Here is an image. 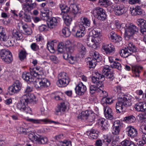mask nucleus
I'll return each instance as SVG.
<instances>
[{"label": "nucleus", "instance_id": "nucleus-4", "mask_svg": "<svg viewBox=\"0 0 146 146\" xmlns=\"http://www.w3.org/2000/svg\"><path fill=\"white\" fill-rule=\"evenodd\" d=\"M133 98L129 95L123 96L118 99L116 104V109L117 113L123 112L126 107L130 106L132 103Z\"/></svg>", "mask_w": 146, "mask_h": 146}, {"label": "nucleus", "instance_id": "nucleus-5", "mask_svg": "<svg viewBox=\"0 0 146 146\" xmlns=\"http://www.w3.org/2000/svg\"><path fill=\"white\" fill-rule=\"evenodd\" d=\"M92 79V82L96 84L90 86V92L93 94L96 92H98L100 88H102L101 85L102 82L104 81V76L98 72H94Z\"/></svg>", "mask_w": 146, "mask_h": 146}, {"label": "nucleus", "instance_id": "nucleus-61", "mask_svg": "<svg viewBox=\"0 0 146 146\" xmlns=\"http://www.w3.org/2000/svg\"><path fill=\"white\" fill-rule=\"evenodd\" d=\"M110 123L108 121L106 120V121H104V122L101 126L102 128V129L103 130L107 129Z\"/></svg>", "mask_w": 146, "mask_h": 146}, {"label": "nucleus", "instance_id": "nucleus-64", "mask_svg": "<svg viewBox=\"0 0 146 146\" xmlns=\"http://www.w3.org/2000/svg\"><path fill=\"white\" fill-rule=\"evenodd\" d=\"M62 146H72L71 143L70 141L64 140L60 143Z\"/></svg>", "mask_w": 146, "mask_h": 146}, {"label": "nucleus", "instance_id": "nucleus-24", "mask_svg": "<svg viewBox=\"0 0 146 146\" xmlns=\"http://www.w3.org/2000/svg\"><path fill=\"white\" fill-rule=\"evenodd\" d=\"M67 102H64L61 103L60 105L57 107L55 109V113L57 114L58 112L61 113L65 111L67 108Z\"/></svg>", "mask_w": 146, "mask_h": 146}, {"label": "nucleus", "instance_id": "nucleus-52", "mask_svg": "<svg viewBox=\"0 0 146 146\" xmlns=\"http://www.w3.org/2000/svg\"><path fill=\"white\" fill-rule=\"evenodd\" d=\"M110 65L112 68H117L119 70H120L121 69V66L120 64L117 62L115 61Z\"/></svg>", "mask_w": 146, "mask_h": 146}, {"label": "nucleus", "instance_id": "nucleus-27", "mask_svg": "<svg viewBox=\"0 0 146 146\" xmlns=\"http://www.w3.org/2000/svg\"><path fill=\"white\" fill-rule=\"evenodd\" d=\"M48 27L51 29L54 28L57 25V19L55 17L50 18L48 19Z\"/></svg>", "mask_w": 146, "mask_h": 146}, {"label": "nucleus", "instance_id": "nucleus-33", "mask_svg": "<svg viewBox=\"0 0 146 146\" xmlns=\"http://www.w3.org/2000/svg\"><path fill=\"white\" fill-rule=\"evenodd\" d=\"M7 39L5 29L2 27H0V39L1 40L5 41Z\"/></svg>", "mask_w": 146, "mask_h": 146}, {"label": "nucleus", "instance_id": "nucleus-38", "mask_svg": "<svg viewBox=\"0 0 146 146\" xmlns=\"http://www.w3.org/2000/svg\"><path fill=\"white\" fill-rule=\"evenodd\" d=\"M84 28H80L77 30L76 33V35L77 37H82L84 36L86 34V31Z\"/></svg>", "mask_w": 146, "mask_h": 146}, {"label": "nucleus", "instance_id": "nucleus-51", "mask_svg": "<svg viewBox=\"0 0 146 146\" xmlns=\"http://www.w3.org/2000/svg\"><path fill=\"white\" fill-rule=\"evenodd\" d=\"M22 9L24 11V12L28 13L31 9L30 8V6L29 3H24L22 5Z\"/></svg>", "mask_w": 146, "mask_h": 146}, {"label": "nucleus", "instance_id": "nucleus-35", "mask_svg": "<svg viewBox=\"0 0 146 146\" xmlns=\"http://www.w3.org/2000/svg\"><path fill=\"white\" fill-rule=\"evenodd\" d=\"M56 44V40L49 42L47 43V48L50 52L53 53L54 51V46Z\"/></svg>", "mask_w": 146, "mask_h": 146}, {"label": "nucleus", "instance_id": "nucleus-34", "mask_svg": "<svg viewBox=\"0 0 146 146\" xmlns=\"http://www.w3.org/2000/svg\"><path fill=\"white\" fill-rule=\"evenodd\" d=\"M101 31L102 30L100 28L98 27L94 28L92 31V33L93 36V37H97L98 39H99L100 40V39L98 37L100 35Z\"/></svg>", "mask_w": 146, "mask_h": 146}, {"label": "nucleus", "instance_id": "nucleus-62", "mask_svg": "<svg viewBox=\"0 0 146 146\" xmlns=\"http://www.w3.org/2000/svg\"><path fill=\"white\" fill-rule=\"evenodd\" d=\"M139 120L142 121L146 119V114L145 113H143L139 114L137 117Z\"/></svg>", "mask_w": 146, "mask_h": 146}, {"label": "nucleus", "instance_id": "nucleus-15", "mask_svg": "<svg viewBox=\"0 0 146 146\" xmlns=\"http://www.w3.org/2000/svg\"><path fill=\"white\" fill-rule=\"evenodd\" d=\"M69 11L68 13L70 15V16H73L74 17L75 15L76 14L79 9V5L75 4H71L68 7Z\"/></svg>", "mask_w": 146, "mask_h": 146}, {"label": "nucleus", "instance_id": "nucleus-60", "mask_svg": "<svg viewBox=\"0 0 146 146\" xmlns=\"http://www.w3.org/2000/svg\"><path fill=\"white\" fill-rule=\"evenodd\" d=\"M28 129H24L22 127H18L17 130L18 132L20 133H23L25 134H27V130Z\"/></svg>", "mask_w": 146, "mask_h": 146}, {"label": "nucleus", "instance_id": "nucleus-54", "mask_svg": "<svg viewBox=\"0 0 146 146\" xmlns=\"http://www.w3.org/2000/svg\"><path fill=\"white\" fill-rule=\"evenodd\" d=\"M62 33L66 37H68L70 36L71 34V32L69 28L65 27L62 29Z\"/></svg>", "mask_w": 146, "mask_h": 146}, {"label": "nucleus", "instance_id": "nucleus-11", "mask_svg": "<svg viewBox=\"0 0 146 146\" xmlns=\"http://www.w3.org/2000/svg\"><path fill=\"white\" fill-rule=\"evenodd\" d=\"M22 85L18 80H16L13 82V84L9 87V92L12 94L17 93L21 90Z\"/></svg>", "mask_w": 146, "mask_h": 146}, {"label": "nucleus", "instance_id": "nucleus-44", "mask_svg": "<svg viewBox=\"0 0 146 146\" xmlns=\"http://www.w3.org/2000/svg\"><path fill=\"white\" fill-rule=\"evenodd\" d=\"M58 80H70L68 75L64 72L59 73L58 76Z\"/></svg>", "mask_w": 146, "mask_h": 146}, {"label": "nucleus", "instance_id": "nucleus-37", "mask_svg": "<svg viewBox=\"0 0 146 146\" xmlns=\"http://www.w3.org/2000/svg\"><path fill=\"white\" fill-rule=\"evenodd\" d=\"M98 131L94 129H92L90 131V138L92 139H97L98 136Z\"/></svg>", "mask_w": 146, "mask_h": 146}, {"label": "nucleus", "instance_id": "nucleus-32", "mask_svg": "<svg viewBox=\"0 0 146 146\" xmlns=\"http://www.w3.org/2000/svg\"><path fill=\"white\" fill-rule=\"evenodd\" d=\"M65 15L62 17L64 20V22L65 24L67 26L69 25L71 23L72 21V17H73V16H70V15L68 13L64 14Z\"/></svg>", "mask_w": 146, "mask_h": 146}, {"label": "nucleus", "instance_id": "nucleus-57", "mask_svg": "<svg viewBox=\"0 0 146 146\" xmlns=\"http://www.w3.org/2000/svg\"><path fill=\"white\" fill-rule=\"evenodd\" d=\"M100 5L104 7H106L110 4V1L108 0H99Z\"/></svg>", "mask_w": 146, "mask_h": 146}, {"label": "nucleus", "instance_id": "nucleus-30", "mask_svg": "<svg viewBox=\"0 0 146 146\" xmlns=\"http://www.w3.org/2000/svg\"><path fill=\"white\" fill-rule=\"evenodd\" d=\"M87 65H88L90 68H94L95 67L97 62L92 58H88L86 60Z\"/></svg>", "mask_w": 146, "mask_h": 146}, {"label": "nucleus", "instance_id": "nucleus-3", "mask_svg": "<svg viewBox=\"0 0 146 146\" xmlns=\"http://www.w3.org/2000/svg\"><path fill=\"white\" fill-rule=\"evenodd\" d=\"M30 73H29L25 72L22 75V78L27 82H33L36 79V77L43 74V69L39 66L30 69Z\"/></svg>", "mask_w": 146, "mask_h": 146}, {"label": "nucleus", "instance_id": "nucleus-25", "mask_svg": "<svg viewBox=\"0 0 146 146\" xmlns=\"http://www.w3.org/2000/svg\"><path fill=\"white\" fill-rule=\"evenodd\" d=\"M19 16L20 17H23L24 21L26 22L31 21V17L28 13L24 12L23 11H21L19 14Z\"/></svg>", "mask_w": 146, "mask_h": 146}, {"label": "nucleus", "instance_id": "nucleus-42", "mask_svg": "<svg viewBox=\"0 0 146 146\" xmlns=\"http://www.w3.org/2000/svg\"><path fill=\"white\" fill-rule=\"evenodd\" d=\"M135 120V118L134 116L131 115L124 117L123 120L127 123H131L134 122Z\"/></svg>", "mask_w": 146, "mask_h": 146}, {"label": "nucleus", "instance_id": "nucleus-12", "mask_svg": "<svg viewBox=\"0 0 146 146\" xmlns=\"http://www.w3.org/2000/svg\"><path fill=\"white\" fill-rule=\"evenodd\" d=\"M102 49L107 54L114 53L115 51L114 46L111 44H106L103 43L102 45Z\"/></svg>", "mask_w": 146, "mask_h": 146}, {"label": "nucleus", "instance_id": "nucleus-48", "mask_svg": "<svg viewBox=\"0 0 146 146\" xmlns=\"http://www.w3.org/2000/svg\"><path fill=\"white\" fill-rule=\"evenodd\" d=\"M102 75L104 76V80L105 79V77H106L107 79H109L110 80L112 81L114 78V77L113 76V73L111 72L108 73H106L104 74V75H102V74L100 73Z\"/></svg>", "mask_w": 146, "mask_h": 146}, {"label": "nucleus", "instance_id": "nucleus-8", "mask_svg": "<svg viewBox=\"0 0 146 146\" xmlns=\"http://www.w3.org/2000/svg\"><path fill=\"white\" fill-rule=\"evenodd\" d=\"M94 16L99 20L103 21L106 18L105 11L102 8L99 7L94 9L93 11Z\"/></svg>", "mask_w": 146, "mask_h": 146}, {"label": "nucleus", "instance_id": "nucleus-22", "mask_svg": "<svg viewBox=\"0 0 146 146\" xmlns=\"http://www.w3.org/2000/svg\"><path fill=\"white\" fill-rule=\"evenodd\" d=\"M125 131L128 132V136L131 137L133 138L137 135V131L136 129L131 126L127 127Z\"/></svg>", "mask_w": 146, "mask_h": 146}, {"label": "nucleus", "instance_id": "nucleus-59", "mask_svg": "<svg viewBox=\"0 0 146 146\" xmlns=\"http://www.w3.org/2000/svg\"><path fill=\"white\" fill-rule=\"evenodd\" d=\"M111 68H110L109 66L106 65L104 66L102 70V73L103 74L106 73H108L110 72V70H111Z\"/></svg>", "mask_w": 146, "mask_h": 146}, {"label": "nucleus", "instance_id": "nucleus-1", "mask_svg": "<svg viewBox=\"0 0 146 146\" xmlns=\"http://www.w3.org/2000/svg\"><path fill=\"white\" fill-rule=\"evenodd\" d=\"M115 25L117 29H124V37L127 40L133 38L134 34L137 33L139 30L138 28L133 24H120L118 20L115 21Z\"/></svg>", "mask_w": 146, "mask_h": 146}, {"label": "nucleus", "instance_id": "nucleus-31", "mask_svg": "<svg viewBox=\"0 0 146 146\" xmlns=\"http://www.w3.org/2000/svg\"><path fill=\"white\" fill-rule=\"evenodd\" d=\"M70 80H58L56 82L57 85L60 87L66 86L69 83Z\"/></svg>", "mask_w": 146, "mask_h": 146}, {"label": "nucleus", "instance_id": "nucleus-9", "mask_svg": "<svg viewBox=\"0 0 146 146\" xmlns=\"http://www.w3.org/2000/svg\"><path fill=\"white\" fill-rule=\"evenodd\" d=\"M81 119L86 120L90 122H92L95 119L94 113L91 110H86L82 112L80 115Z\"/></svg>", "mask_w": 146, "mask_h": 146}, {"label": "nucleus", "instance_id": "nucleus-18", "mask_svg": "<svg viewBox=\"0 0 146 146\" xmlns=\"http://www.w3.org/2000/svg\"><path fill=\"white\" fill-rule=\"evenodd\" d=\"M113 9L115 14L117 15H121L126 11L125 7L122 5L115 6L114 7Z\"/></svg>", "mask_w": 146, "mask_h": 146}, {"label": "nucleus", "instance_id": "nucleus-13", "mask_svg": "<svg viewBox=\"0 0 146 146\" xmlns=\"http://www.w3.org/2000/svg\"><path fill=\"white\" fill-rule=\"evenodd\" d=\"M86 90V86L82 82H79L75 88L76 94L80 96L83 95Z\"/></svg>", "mask_w": 146, "mask_h": 146}, {"label": "nucleus", "instance_id": "nucleus-56", "mask_svg": "<svg viewBox=\"0 0 146 146\" xmlns=\"http://www.w3.org/2000/svg\"><path fill=\"white\" fill-rule=\"evenodd\" d=\"M100 90L98 92L100 93L101 96L102 97V98H106L108 95L107 92L104 90L102 88H100Z\"/></svg>", "mask_w": 146, "mask_h": 146}, {"label": "nucleus", "instance_id": "nucleus-6", "mask_svg": "<svg viewBox=\"0 0 146 146\" xmlns=\"http://www.w3.org/2000/svg\"><path fill=\"white\" fill-rule=\"evenodd\" d=\"M0 58L6 64H10L13 60L12 54L7 49H2L0 51Z\"/></svg>", "mask_w": 146, "mask_h": 146}, {"label": "nucleus", "instance_id": "nucleus-53", "mask_svg": "<svg viewBox=\"0 0 146 146\" xmlns=\"http://www.w3.org/2000/svg\"><path fill=\"white\" fill-rule=\"evenodd\" d=\"M27 54V53L25 50H21L19 54L20 60L21 61L23 60L26 58Z\"/></svg>", "mask_w": 146, "mask_h": 146}, {"label": "nucleus", "instance_id": "nucleus-10", "mask_svg": "<svg viewBox=\"0 0 146 146\" xmlns=\"http://www.w3.org/2000/svg\"><path fill=\"white\" fill-rule=\"evenodd\" d=\"M137 23L140 27V32L143 35H144L143 40L146 44V21L143 19H139L137 20Z\"/></svg>", "mask_w": 146, "mask_h": 146}, {"label": "nucleus", "instance_id": "nucleus-40", "mask_svg": "<svg viewBox=\"0 0 146 146\" xmlns=\"http://www.w3.org/2000/svg\"><path fill=\"white\" fill-rule=\"evenodd\" d=\"M40 80L43 88L47 87L50 85V82L47 78H43Z\"/></svg>", "mask_w": 146, "mask_h": 146}, {"label": "nucleus", "instance_id": "nucleus-63", "mask_svg": "<svg viewBox=\"0 0 146 146\" xmlns=\"http://www.w3.org/2000/svg\"><path fill=\"white\" fill-rule=\"evenodd\" d=\"M31 49L34 51H36L38 50L39 48L38 46L36 43H33L31 45Z\"/></svg>", "mask_w": 146, "mask_h": 146}, {"label": "nucleus", "instance_id": "nucleus-2", "mask_svg": "<svg viewBox=\"0 0 146 146\" xmlns=\"http://www.w3.org/2000/svg\"><path fill=\"white\" fill-rule=\"evenodd\" d=\"M36 97L33 94L29 93L25 94L23 96L20 102L17 104V108L21 111L26 113H31V109L28 107L27 105L28 103L35 101Z\"/></svg>", "mask_w": 146, "mask_h": 146}, {"label": "nucleus", "instance_id": "nucleus-43", "mask_svg": "<svg viewBox=\"0 0 146 146\" xmlns=\"http://www.w3.org/2000/svg\"><path fill=\"white\" fill-rule=\"evenodd\" d=\"M34 82V84L35 88L38 90H40L41 89L43 88L41 83L39 79H35L33 81Z\"/></svg>", "mask_w": 146, "mask_h": 146}, {"label": "nucleus", "instance_id": "nucleus-55", "mask_svg": "<svg viewBox=\"0 0 146 146\" xmlns=\"http://www.w3.org/2000/svg\"><path fill=\"white\" fill-rule=\"evenodd\" d=\"M117 36V35L114 31H112L110 32L109 37L112 42H113L115 41V39Z\"/></svg>", "mask_w": 146, "mask_h": 146}, {"label": "nucleus", "instance_id": "nucleus-23", "mask_svg": "<svg viewBox=\"0 0 146 146\" xmlns=\"http://www.w3.org/2000/svg\"><path fill=\"white\" fill-rule=\"evenodd\" d=\"M134 108L138 111H146V103L144 102H139L134 106Z\"/></svg>", "mask_w": 146, "mask_h": 146}, {"label": "nucleus", "instance_id": "nucleus-14", "mask_svg": "<svg viewBox=\"0 0 146 146\" xmlns=\"http://www.w3.org/2000/svg\"><path fill=\"white\" fill-rule=\"evenodd\" d=\"M100 41L99 39H98L97 37L90 36L87 37L86 43L88 46L94 48L96 47V43Z\"/></svg>", "mask_w": 146, "mask_h": 146}, {"label": "nucleus", "instance_id": "nucleus-7", "mask_svg": "<svg viewBox=\"0 0 146 146\" xmlns=\"http://www.w3.org/2000/svg\"><path fill=\"white\" fill-rule=\"evenodd\" d=\"M136 48L132 42L129 43L128 45L127 48L122 50L120 54L121 56L123 57L126 58L131 55L133 52L136 51Z\"/></svg>", "mask_w": 146, "mask_h": 146}, {"label": "nucleus", "instance_id": "nucleus-21", "mask_svg": "<svg viewBox=\"0 0 146 146\" xmlns=\"http://www.w3.org/2000/svg\"><path fill=\"white\" fill-rule=\"evenodd\" d=\"M143 67L138 65H135L132 66V70L133 73V76L139 77V73L142 71Z\"/></svg>", "mask_w": 146, "mask_h": 146}, {"label": "nucleus", "instance_id": "nucleus-50", "mask_svg": "<svg viewBox=\"0 0 146 146\" xmlns=\"http://www.w3.org/2000/svg\"><path fill=\"white\" fill-rule=\"evenodd\" d=\"M28 137L29 139L33 142H37L38 138L36 135L33 132H31L29 134Z\"/></svg>", "mask_w": 146, "mask_h": 146}, {"label": "nucleus", "instance_id": "nucleus-58", "mask_svg": "<svg viewBox=\"0 0 146 146\" xmlns=\"http://www.w3.org/2000/svg\"><path fill=\"white\" fill-rule=\"evenodd\" d=\"M4 41L5 42V45L7 47L13 46L14 44V41L12 40L9 39L7 40V39L5 41Z\"/></svg>", "mask_w": 146, "mask_h": 146}, {"label": "nucleus", "instance_id": "nucleus-45", "mask_svg": "<svg viewBox=\"0 0 146 146\" xmlns=\"http://www.w3.org/2000/svg\"><path fill=\"white\" fill-rule=\"evenodd\" d=\"M60 7L62 11V13H64V14L68 13L69 11V7L66 5L62 3L60 5Z\"/></svg>", "mask_w": 146, "mask_h": 146}, {"label": "nucleus", "instance_id": "nucleus-28", "mask_svg": "<svg viewBox=\"0 0 146 146\" xmlns=\"http://www.w3.org/2000/svg\"><path fill=\"white\" fill-rule=\"evenodd\" d=\"M63 57L70 63L73 64L76 61V58L72 56V54L68 55L67 54H64L63 55Z\"/></svg>", "mask_w": 146, "mask_h": 146}, {"label": "nucleus", "instance_id": "nucleus-46", "mask_svg": "<svg viewBox=\"0 0 146 146\" xmlns=\"http://www.w3.org/2000/svg\"><path fill=\"white\" fill-rule=\"evenodd\" d=\"M113 101V100L111 98H102L101 103L103 106L105 104H112Z\"/></svg>", "mask_w": 146, "mask_h": 146}, {"label": "nucleus", "instance_id": "nucleus-36", "mask_svg": "<svg viewBox=\"0 0 146 146\" xmlns=\"http://www.w3.org/2000/svg\"><path fill=\"white\" fill-rule=\"evenodd\" d=\"M77 46L78 51L82 55H84L86 54V48L82 44L79 42H78Z\"/></svg>", "mask_w": 146, "mask_h": 146}, {"label": "nucleus", "instance_id": "nucleus-16", "mask_svg": "<svg viewBox=\"0 0 146 146\" xmlns=\"http://www.w3.org/2000/svg\"><path fill=\"white\" fill-rule=\"evenodd\" d=\"M104 109L105 117L110 120L113 119V113L112 109L108 106H104Z\"/></svg>", "mask_w": 146, "mask_h": 146}, {"label": "nucleus", "instance_id": "nucleus-17", "mask_svg": "<svg viewBox=\"0 0 146 146\" xmlns=\"http://www.w3.org/2000/svg\"><path fill=\"white\" fill-rule=\"evenodd\" d=\"M79 27L80 28H87L89 27L90 25V20L87 18L82 17L81 18L80 21L79 22Z\"/></svg>", "mask_w": 146, "mask_h": 146}, {"label": "nucleus", "instance_id": "nucleus-49", "mask_svg": "<svg viewBox=\"0 0 146 146\" xmlns=\"http://www.w3.org/2000/svg\"><path fill=\"white\" fill-rule=\"evenodd\" d=\"M93 58L96 60L98 62L100 61L102 59V57L98 52L94 51L93 54Z\"/></svg>", "mask_w": 146, "mask_h": 146}, {"label": "nucleus", "instance_id": "nucleus-26", "mask_svg": "<svg viewBox=\"0 0 146 146\" xmlns=\"http://www.w3.org/2000/svg\"><path fill=\"white\" fill-rule=\"evenodd\" d=\"M121 127L120 121L119 120L115 121L114 124L113 133L115 135L118 134L120 131Z\"/></svg>", "mask_w": 146, "mask_h": 146}, {"label": "nucleus", "instance_id": "nucleus-29", "mask_svg": "<svg viewBox=\"0 0 146 146\" xmlns=\"http://www.w3.org/2000/svg\"><path fill=\"white\" fill-rule=\"evenodd\" d=\"M130 11L131 14L134 15H140L143 13V10L139 6H137L132 9L130 8Z\"/></svg>", "mask_w": 146, "mask_h": 146}, {"label": "nucleus", "instance_id": "nucleus-20", "mask_svg": "<svg viewBox=\"0 0 146 146\" xmlns=\"http://www.w3.org/2000/svg\"><path fill=\"white\" fill-rule=\"evenodd\" d=\"M65 47L66 52L65 54H67L68 55L72 54L74 51V47L70 41H67L66 42Z\"/></svg>", "mask_w": 146, "mask_h": 146}, {"label": "nucleus", "instance_id": "nucleus-47", "mask_svg": "<svg viewBox=\"0 0 146 146\" xmlns=\"http://www.w3.org/2000/svg\"><path fill=\"white\" fill-rule=\"evenodd\" d=\"M48 140L46 137L41 136L38 137L37 142L39 143L45 144L48 142Z\"/></svg>", "mask_w": 146, "mask_h": 146}, {"label": "nucleus", "instance_id": "nucleus-19", "mask_svg": "<svg viewBox=\"0 0 146 146\" xmlns=\"http://www.w3.org/2000/svg\"><path fill=\"white\" fill-rule=\"evenodd\" d=\"M27 120L28 121L35 123H40L41 121H43L46 123H54L55 124L59 123L58 122H57L54 121H50L49 119L46 118L41 119H33L28 118L27 119Z\"/></svg>", "mask_w": 146, "mask_h": 146}, {"label": "nucleus", "instance_id": "nucleus-41", "mask_svg": "<svg viewBox=\"0 0 146 146\" xmlns=\"http://www.w3.org/2000/svg\"><path fill=\"white\" fill-rule=\"evenodd\" d=\"M13 37L15 38L17 40H19L23 38V35L19 31L14 30L12 33Z\"/></svg>", "mask_w": 146, "mask_h": 146}, {"label": "nucleus", "instance_id": "nucleus-39", "mask_svg": "<svg viewBox=\"0 0 146 146\" xmlns=\"http://www.w3.org/2000/svg\"><path fill=\"white\" fill-rule=\"evenodd\" d=\"M22 27L25 35H31L32 33L31 29L27 24L23 25Z\"/></svg>", "mask_w": 146, "mask_h": 146}]
</instances>
